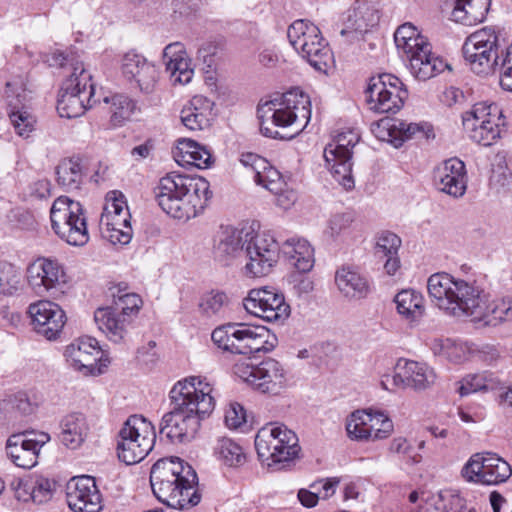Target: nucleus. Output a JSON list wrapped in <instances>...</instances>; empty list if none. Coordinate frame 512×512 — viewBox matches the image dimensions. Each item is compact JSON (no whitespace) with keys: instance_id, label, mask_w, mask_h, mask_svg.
I'll use <instances>...</instances> for the list:
<instances>
[{"instance_id":"obj_1","label":"nucleus","mask_w":512,"mask_h":512,"mask_svg":"<svg viewBox=\"0 0 512 512\" xmlns=\"http://www.w3.org/2000/svg\"><path fill=\"white\" fill-rule=\"evenodd\" d=\"M213 385L202 376H189L174 384L170 390L171 410L160 423V433L172 443L192 441L201 421L215 408Z\"/></svg>"},{"instance_id":"obj_2","label":"nucleus","mask_w":512,"mask_h":512,"mask_svg":"<svg viewBox=\"0 0 512 512\" xmlns=\"http://www.w3.org/2000/svg\"><path fill=\"white\" fill-rule=\"evenodd\" d=\"M257 112L260 131L264 136L291 140L309 123L311 101L307 94L295 88L278 98L260 103Z\"/></svg>"},{"instance_id":"obj_3","label":"nucleus","mask_w":512,"mask_h":512,"mask_svg":"<svg viewBox=\"0 0 512 512\" xmlns=\"http://www.w3.org/2000/svg\"><path fill=\"white\" fill-rule=\"evenodd\" d=\"M150 484L154 496L174 509L191 508L201 500L195 470L176 456L161 458L153 464Z\"/></svg>"},{"instance_id":"obj_4","label":"nucleus","mask_w":512,"mask_h":512,"mask_svg":"<svg viewBox=\"0 0 512 512\" xmlns=\"http://www.w3.org/2000/svg\"><path fill=\"white\" fill-rule=\"evenodd\" d=\"M209 182L200 176L168 173L154 188L155 200L169 216L187 221L196 217L211 198Z\"/></svg>"},{"instance_id":"obj_5","label":"nucleus","mask_w":512,"mask_h":512,"mask_svg":"<svg viewBox=\"0 0 512 512\" xmlns=\"http://www.w3.org/2000/svg\"><path fill=\"white\" fill-rule=\"evenodd\" d=\"M427 290L434 305L447 315L475 323L484 315L486 293L473 282L435 273L428 278Z\"/></svg>"},{"instance_id":"obj_6","label":"nucleus","mask_w":512,"mask_h":512,"mask_svg":"<svg viewBox=\"0 0 512 512\" xmlns=\"http://www.w3.org/2000/svg\"><path fill=\"white\" fill-rule=\"evenodd\" d=\"M211 339L217 348L234 354L269 352L275 347L276 336L265 326L232 322L215 328Z\"/></svg>"},{"instance_id":"obj_7","label":"nucleus","mask_w":512,"mask_h":512,"mask_svg":"<svg viewBox=\"0 0 512 512\" xmlns=\"http://www.w3.org/2000/svg\"><path fill=\"white\" fill-rule=\"evenodd\" d=\"M114 289L113 306L98 308L94 320L110 341L121 343L125 341L132 318L138 314L143 301L138 294L128 292L125 283L118 284Z\"/></svg>"},{"instance_id":"obj_8","label":"nucleus","mask_w":512,"mask_h":512,"mask_svg":"<svg viewBox=\"0 0 512 512\" xmlns=\"http://www.w3.org/2000/svg\"><path fill=\"white\" fill-rule=\"evenodd\" d=\"M298 437L284 424L270 423L256 434L255 448L259 459L269 467L294 461L300 453Z\"/></svg>"},{"instance_id":"obj_9","label":"nucleus","mask_w":512,"mask_h":512,"mask_svg":"<svg viewBox=\"0 0 512 512\" xmlns=\"http://www.w3.org/2000/svg\"><path fill=\"white\" fill-rule=\"evenodd\" d=\"M91 74L82 62L73 64V72L59 92L57 111L62 118H77L97 102Z\"/></svg>"},{"instance_id":"obj_10","label":"nucleus","mask_w":512,"mask_h":512,"mask_svg":"<svg viewBox=\"0 0 512 512\" xmlns=\"http://www.w3.org/2000/svg\"><path fill=\"white\" fill-rule=\"evenodd\" d=\"M51 228L67 244L84 246L89 241L85 210L68 196L56 198L50 209Z\"/></svg>"},{"instance_id":"obj_11","label":"nucleus","mask_w":512,"mask_h":512,"mask_svg":"<svg viewBox=\"0 0 512 512\" xmlns=\"http://www.w3.org/2000/svg\"><path fill=\"white\" fill-rule=\"evenodd\" d=\"M156 442L155 428L141 415H132L118 433V458L127 465L142 461Z\"/></svg>"},{"instance_id":"obj_12","label":"nucleus","mask_w":512,"mask_h":512,"mask_svg":"<svg viewBox=\"0 0 512 512\" xmlns=\"http://www.w3.org/2000/svg\"><path fill=\"white\" fill-rule=\"evenodd\" d=\"M359 139L358 131L347 129L338 133L324 149V159L328 169L335 181L345 190H351L355 185L352 175L351 150L359 142Z\"/></svg>"},{"instance_id":"obj_13","label":"nucleus","mask_w":512,"mask_h":512,"mask_svg":"<svg viewBox=\"0 0 512 512\" xmlns=\"http://www.w3.org/2000/svg\"><path fill=\"white\" fill-rule=\"evenodd\" d=\"M498 36L491 28L472 33L465 41L462 51L470 69L478 75L493 73L498 63Z\"/></svg>"},{"instance_id":"obj_14","label":"nucleus","mask_w":512,"mask_h":512,"mask_svg":"<svg viewBox=\"0 0 512 512\" xmlns=\"http://www.w3.org/2000/svg\"><path fill=\"white\" fill-rule=\"evenodd\" d=\"M130 212L122 193L107 194L100 217V230L105 239L113 244H128L132 238Z\"/></svg>"},{"instance_id":"obj_15","label":"nucleus","mask_w":512,"mask_h":512,"mask_svg":"<svg viewBox=\"0 0 512 512\" xmlns=\"http://www.w3.org/2000/svg\"><path fill=\"white\" fill-rule=\"evenodd\" d=\"M408 91L401 80L388 73L370 78L366 98L369 108L378 113H396L404 105Z\"/></svg>"},{"instance_id":"obj_16","label":"nucleus","mask_w":512,"mask_h":512,"mask_svg":"<svg viewBox=\"0 0 512 512\" xmlns=\"http://www.w3.org/2000/svg\"><path fill=\"white\" fill-rule=\"evenodd\" d=\"M437 380V375L428 364L413 360L399 359L395 373L384 375L381 386L385 390L412 389L414 391H425L430 389Z\"/></svg>"},{"instance_id":"obj_17","label":"nucleus","mask_w":512,"mask_h":512,"mask_svg":"<svg viewBox=\"0 0 512 512\" xmlns=\"http://www.w3.org/2000/svg\"><path fill=\"white\" fill-rule=\"evenodd\" d=\"M500 114L496 105L477 103L463 114V127L474 142L490 146L500 136L499 124L496 122Z\"/></svg>"},{"instance_id":"obj_18","label":"nucleus","mask_w":512,"mask_h":512,"mask_svg":"<svg viewBox=\"0 0 512 512\" xmlns=\"http://www.w3.org/2000/svg\"><path fill=\"white\" fill-rule=\"evenodd\" d=\"M245 310L266 322L283 323L290 315V306L284 295L275 288H258L249 291L243 300Z\"/></svg>"},{"instance_id":"obj_19","label":"nucleus","mask_w":512,"mask_h":512,"mask_svg":"<svg viewBox=\"0 0 512 512\" xmlns=\"http://www.w3.org/2000/svg\"><path fill=\"white\" fill-rule=\"evenodd\" d=\"M280 247L277 241L265 233L252 230L245 248V272L252 277L268 275L279 260Z\"/></svg>"},{"instance_id":"obj_20","label":"nucleus","mask_w":512,"mask_h":512,"mask_svg":"<svg viewBox=\"0 0 512 512\" xmlns=\"http://www.w3.org/2000/svg\"><path fill=\"white\" fill-rule=\"evenodd\" d=\"M511 474L509 463L492 453L474 454L462 469V476L467 481L487 485L505 482Z\"/></svg>"},{"instance_id":"obj_21","label":"nucleus","mask_w":512,"mask_h":512,"mask_svg":"<svg viewBox=\"0 0 512 512\" xmlns=\"http://www.w3.org/2000/svg\"><path fill=\"white\" fill-rule=\"evenodd\" d=\"M50 439V435L42 431L13 434L7 439L6 454L15 466L31 469L38 464L40 452Z\"/></svg>"},{"instance_id":"obj_22","label":"nucleus","mask_w":512,"mask_h":512,"mask_svg":"<svg viewBox=\"0 0 512 512\" xmlns=\"http://www.w3.org/2000/svg\"><path fill=\"white\" fill-rule=\"evenodd\" d=\"M64 355L71 367L85 374H101L102 367L107 366L98 341L92 337L75 339L66 347Z\"/></svg>"},{"instance_id":"obj_23","label":"nucleus","mask_w":512,"mask_h":512,"mask_svg":"<svg viewBox=\"0 0 512 512\" xmlns=\"http://www.w3.org/2000/svg\"><path fill=\"white\" fill-rule=\"evenodd\" d=\"M66 501L74 512H100L103 508L102 494L96 480L90 475L74 477L67 484Z\"/></svg>"},{"instance_id":"obj_24","label":"nucleus","mask_w":512,"mask_h":512,"mask_svg":"<svg viewBox=\"0 0 512 512\" xmlns=\"http://www.w3.org/2000/svg\"><path fill=\"white\" fill-rule=\"evenodd\" d=\"M28 314L34 331L47 340H56L66 323L63 309L49 300H40L28 307Z\"/></svg>"},{"instance_id":"obj_25","label":"nucleus","mask_w":512,"mask_h":512,"mask_svg":"<svg viewBox=\"0 0 512 512\" xmlns=\"http://www.w3.org/2000/svg\"><path fill=\"white\" fill-rule=\"evenodd\" d=\"M121 73L127 81L134 82L140 92L147 95L156 91L160 79L158 68L134 51L123 56Z\"/></svg>"},{"instance_id":"obj_26","label":"nucleus","mask_w":512,"mask_h":512,"mask_svg":"<svg viewBox=\"0 0 512 512\" xmlns=\"http://www.w3.org/2000/svg\"><path fill=\"white\" fill-rule=\"evenodd\" d=\"M27 280L31 289L38 296H44L50 290L65 284L66 274L57 261L41 258L28 267Z\"/></svg>"},{"instance_id":"obj_27","label":"nucleus","mask_w":512,"mask_h":512,"mask_svg":"<svg viewBox=\"0 0 512 512\" xmlns=\"http://www.w3.org/2000/svg\"><path fill=\"white\" fill-rule=\"evenodd\" d=\"M438 190L452 197H462L467 188L465 164L458 158H450L440 163L433 173Z\"/></svg>"},{"instance_id":"obj_28","label":"nucleus","mask_w":512,"mask_h":512,"mask_svg":"<svg viewBox=\"0 0 512 512\" xmlns=\"http://www.w3.org/2000/svg\"><path fill=\"white\" fill-rule=\"evenodd\" d=\"M252 230L250 227L237 229L228 226L222 228L215 240L216 258L228 264L231 260L244 255Z\"/></svg>"},{"instance_id":"obj_29","label":"nucleus","mask_w":512,"mask_h":512,"mask_svg":"<svg viewBox=\"0 0 512 512\" xmlns=\"http://www.w3.org/2000/svg\"><path fill=\"white\" fill-rule=\"evenodd\" d=\"M163 59L173 85H186L191 82L194 68L183 44L175 42L167 45L163 50Z\"/></svg>"},{"instance_id":"obj_30","label":"nucleus","mask_w":512,"mask_h":512,"mask_svg":"<svg viewBox=\"0 0 512 512\" xmlns=\"http://www.w3.org/2000/svg\"><path fill=\"white\" fill-rule=\"evenodd\" d=\"M214 103L202 95L194 96L181 110L180 119L190 131H202L210 127Z\"/></svg>"},{"instance_id":"obj_31","label":"nucleus","mask_w":512,"mask_h":512,"mask_svg":"<svg viewBox=\"0 0 512 512\" xmlns=\"http://www.w3.org/2000/svg\"><path fill=\"white\" fill-rule=\"evenodd\" d=\"M287 382V371L277 360L267 358L256 365V390L277 394L286 387Z\"/></svg>"},{"instance_id":"obj_32","label":"nucleus","mask_w":512,"mask_h":512,"mask_svg":"<svg viewBox=\"0 0 512 512\" xmlns=\"http://www.w3.org/2000/svg\"><path fill=\"white\" fill-rule=\"evenodd\" d=\"M410 73L418 80L426 81L442 73L449 65L432 52L431 44L406 59Z\"/></svg>"},{"instance_id":"obj_33","label":"nucleus","mask_w":512,"mask_h":512,"mask_svg":"<svg viewBox=\"0 0 512 512\" xmlns=\"http://www.w3.org/2000/svg\"><path fill=\"white\" fill-rule=\"evenodd\" d=\"M60 442L68 449L76 450L86 441L89 434V424L81 413H71L60 422Z\"/></svg>"},{"instance_id":"obj_34","label":"nucleus","mask_w":512,"mask_h":512,"mask_svg":"<svg viewBox=\"0 0 512 512\" xmlns=\"http://www.w3.org/2000/svg\"><path fill=\"white\" fill-rule=\"evenodd\" d=\"M174 158L180 165H193L200 169L209 168L213 163L212 153L206 146L187 138L178 140Z\"/></svg>"},{"instance_id":"obj_35","label":"nucleus","mask_w":512,"mask_h":512,"mask_svg":"<svg viewBox=\"0 0 512 512\" xmlns=\"http://www.w3.org/2000/svg\"><path fill=\"white\" fill-rule=\"evenodd\" d=\"M335 283L340 293L347 298H364L369 292L367 279L350 266H342L337 269Z\"/></svg>"},{"instance_id":"obj_36","label":"nucleus","mask_w":512,"mask_h":512,"mask_svg":"<svg viewBox=\"0 0 512 512\" xmlns=\"http://www.w3.org/2000/svg\"><path fill=\"white\" fill-rule=\"evenodd\" d=\"M445 3L453 7L451 16L455 22L472 25L485 19L490 0H445Z\"/></svg>"},{"instance_id":"obj_37","label":"nucleus","mask_w":512,"mask_h":512,"mask_svg":"<svg viewBox=\"0 0 512 512\" xmlns=\"http://www.w3.org/2000/svg\"><path fill=\"white\" fill-rule=\"evenodd\" d=\"M289 263L299 272L307 273L314 266V250L305 239L289 238L282 246Z\"/></svg>"},{"instance_id":"obj_38","label":"nucleus","mask_w":512,"mask_h":512,"mask_svg":"<svg viewBox=\"0 0 512 512\" xmlns=\"http://www.w3.org/2000/svg\"><path fill=\"white\" fill-rule=\"evenodd\" d=\"M394 41L398 51L406 59L430 45L428 39L411 23H404L397 28Z\"/></svg>"},{"instance_id":"obj_39","label":"nucleus","mask_w":512,"mask_h":512,"mask_svg":"<svg viewBox=\"0 0 512 512\" xmlns=\"http://www.w3.org/2000/svg\"><path fill=\"white\" fill-rule=\"evenodd\" d=\"M397 312L409 323H417L425 313L424 297L414 289H404L394 298Z\"/></svg>"},{"instance_id":"obj_40","label":"nucleus","mask_w":512,"mask_h":512,"mask_svg":"<svg viewBox=\"0 0 512 512\" xmlns=\"http://www.w3.org/2000/svg\"><path fill=\"white\" fill-rule=\"evenodd\" d=\"M213 456L221 464L229 468H240L247 462L244 448L228 437L216 440L213 446Z\"/></svg>"},{"instance_id":"obj_41","label":"nucleus","mask_w":512,"mask_h":512,"mask_svg":"<svg viewBox=\"0 0 512 512\" xmlns=\"http://www.w3.org/2000/svg\"><path fill=\"white\" fill-rule=\"evenodd\" d=\"M56 181L66 191L78 190L84 178L81 159L78 157L64 158L56 167Z\"/></svg>"},{"instance_id":"obj_42","label":"nucleus","mask_w":512,"mask_h":512,"mask_svg":"<svg viewBox=\"0 0 512 512\" xmlns=\"http://www.w3.org/2000/svg\"><path fill=\"white\" fill-rule=\"evenodd\" d=\"M299 54L317 71L326 73L327 69L333 63V54L328 43L322 37L321 31L318 34L317 41H310L305 50Z\"/></svg>"},{"instance_id":"obj_43","label":"nucleus","mask_w":512,"mask_h":512,"mask_svg":"<svg viewBox=\"0 0 512 512\" xmlns=\"http://www.w3.org/2000/svg\"><path fill=\"white\" fill-rule=\"evenodd\" d=\"M391 142L399 147L403 142L414 138H429L432 128L428 123H409L403 120H395L389 127Z\"/></svg>"},{"instance_id":"obj_44","label":"nucleus","mask_w":512,"mask_h":512,"mask_svg":"<svg viewBox=\"0 0 512 512\" xmlns=\"http://www.w3.org/2000/svg\"><path fill=\"white\" fill-rule=\"evenodd\" d=\"M319 32L320 29L315 24L299 19L289 26L287 36L290 44L299 53L301 50H305L310 41H317Z\"/></svg>"},{"instance_id":"obj_45","label":"nucleus","mask_w":512,"mask_h":512,"mask_svg":"<svg viewBox=\"0 0 512 512\" xmlns=\"http://www.w3.org/2000/svg\"><path fill=\"white\" fill-rule=\"evenodd\" d=\"M483 317L477 319L476 323H481L488 326H496L504 321L512 320V300H496L489 301L488 294H486L485 309Z\"/></svg>"},{"instance_id":"obj_46","label":"nucleus","mask_w":512,"mask_h":512,"mask_svg":"<svg viewBox=\"0 0 512 512\" xmlns=\"http://www.w3.org/2000/svg\"><path fill=\"white\" fill-rule=\"evenodd\" d=\"M53 484L49 479L40 477L35 481H20L18 484V497L24 501L29 499L35 503L46 502L52 494Z\"/></svg>"},{"instance_id":"obj_47","label":"nucleus","mask_w":512,"mask_h":512,"mask_svg":"<svg viewBox=\"0 0 512 512\" xmlns=\"http://www.w3.org/2000/svg\"><path fill=\"white\" fill-rule=\"evenodd\" d=\"M104 102L110 104V121L114 126H121L128 121L134 110L135 103L124 94H114L111 97H105Z\"/></svg>"},{"instance_id":"obj_48","label":"nucleus","mask_w":512,"mask_h":512,"mask_svg":"<svg viewBox=\"0 0 512 512\" xmlns=\"http://www.w3.org/2000/svg\"><path fill=\"white\" fill-rule=\"evenodd\" d=\"M458 384V393L461 396H467L478 391L494 389L497 386L498 381L492 373L483 372L477 374H469L463 377L458 382Z\"/></svg>"},{"instance_id":"obj_49","label":"nucleus","mask_w":512,"mask_h":512,"mask_svg":"<svg viewBox=\"0 0 512 512\" xmlns=\"http://www.w3.org/2000/svg\"><path fill=\"white\" fill-rule=\"evenodd\" d=\"M367 410H356L346 420L347 435L352 440H372V425Z\"/></svg>"},{"instance_id":"obj_50","label":"nucleus","mask_w":512,"mask_h":512,"mask_svg":"<svg viewBox=\"0 0 512 512\" xmlns=\"http://www.w3.org/2000/svg\"><path fill=\"white\" fill-rule=\"evenodd\" d=\"M388 450L390 453L398 455L409 465L418 464L422 459V456L417 452L415 447L402 436L393 438Z\"/></svg>"},{"instance_id":"obj_51","label":"nucleus","mask_w":512,"mask_h":512,"mask_svg":"<svg viewBox=\"0 0 512 512\" xmlns=\"http://www.w3.org/2000/svg\"><path fill=\"white\" fill-rule=\"evenodd\" d=\"M21 274L10 263L0 262V293L12 295L19 288Z\"/></svg>"},{"instance_id":"obj_52","label":"nucleus","mask_w":512,"mask_h":512,"mask_svg":"<svg viewBox=\"0 0 512 512\" xmlns=\"http://www.w3.org/2000/svg\"><path fill=\"white\" fill-rule=\"evenodd\" d=\"M368 421L373 426L371 429L372 440H381L390 436L393 432L394 426L392 420L383 412L372 410L368 411Z\"/></svg>"},{"instance_id":"obj_53","label":"nucleus","mask_w":512,"mask_h":512,"mask_svg":"<svg viewBox=\"0 0 512 512\" xmlns=\"http://www.w3.org/2000/svg\"><path fill=\"white\" fill-rule=\"evenodd\" d=\"M4 97L9 107L17 108L27 101L25 80L22 76L6 82Z\"/></svg>"},{"instance_id":"obj_54","label":"nucleus","mask_w":512,"mask_h":512,"mask_svg":"<svg viewBox=\"0 0 512 512\" xmlns=\"http://www.w3.org/2000/svg\"><path fill=\"white\" fill-rule=\"evenodd\" d=\"M253 178L256 184L264 187L271 193L279 192L282 187L286 186L280 172L270 166L268 162L267 167H265V169H260V171L254 174Z\"/></svg>"},{"instance_id":"obj_55","label":"nucleus","mask_w":512,"mask_h":512,"mask_svg":"<svg viewBox=\"0 0 512 512\" xmlns=\"http://www.w3.org/2000/svg\"><path fill=\"white\" fill-rule=\"evenodd\" d=\"M9 117L19 136L28 137L33 131L35 119L24 109V105L12 108L9 112Z\"/></svg>"},{"instance_id":"obj_56","label":"nucleus","mask_w":512,"mask_h":512,"mask_svg":"<svg viewBox=\"0 0 512 512\" xmlns=\"http://www.w3.org/2000/svg\"><path fill=\"white\" fill-rule=\"evenodd\" d=\"M400 246L401 239L395 233L383 231L376 238L375 253L382 257L398 255Z\"/></svg>"},{"instance_id":"obj_57","label":"nucleus","mask_w":512,"mask_h":512,"mask_svg":"<svg viewBox=\"0 0 512 512\" xmlns=\"http://www.w3.org/2000/svg\"><path fill=\"white\" fill-rule=\"evenodd\" d=\"M227 302L228 297L225 293L212 291L201 298L199 308L203 314L210 317L218 314Z\"/></svg>"},{"instance_id":"obj_58","label":"nucleus","mask_w":512,"mask_h":512,"mask_svg":"<svg viewBox=\"0 0 512 512\" xmlns=\"http://www.w3.org/2000/svg\"><path fill=\"white\" fill-rule=\"evenodd\" d=\"M446 345H448L446 358L454 363H460L467 360L469 355L476 351L474 344L466 342H457L450 339Z\"/></svg>"},{"instance_id":"obj_59","label":"nucleus","mask_w":512,"mask_h":512,"mask_svg":"<svg viewBox=\"0 0 512 512\" xmlns=\"http://www.w3.org/2000/svg\"><path fill=\"white\" fill-rule=\"evenodd\" d=\"M368 26L369 24L365 21L362 11L353 9L352 11H348L346 26L340 33L343 36L352 32L363 33L368 30Z\"/></svg>"},{"instance_id":"obj_60","label":"nucleus","mask_w":512,"mask_h":512,"mask_svg":"<svg viewBox=\"0 0 512 512\" xmlns=\"http://www.w3.org/2000/svg\"><path fill=\"white\" fill-rule=\"evenodd\" d=\"M225 423L230 429H238L246 423V411L237 402L231 403L225 411Z\"/></svg>"},{"instance_id":"obj_61","label":"nucleus","mask_w":512,"mask_h":512,"mask_svg":"<svg viewBox=\"0 0 512 512\" xmlns=\"http://www.w3.org/2000/svg\"><path fill=\"white\" fill-rule=\"evenodd\" d=\"M352 220L350 213L335 214L329 219L327 230L331 236H338L350 227Z\"/></svg>"},{"instance_id":"obj_62","label":"nucleus","mask_w":512,"mask_h":512,"mask_svg":"<svg viewBox=\"0 0 512 512\" xmlns=\"http://www.w3.org/2000/svg\"><path fill=\"white\" fill-rule=\"evenodd\" d=\"M233 373L235 376L247 382L255 388L256 383V365L246 361L237 362L233 366Z\"/></svg>"},{"instance_id":"obj_63","label":"nucleus","mask_w":512,"mask_h":512,"mask_svg":"<svg viewBox=\"0 0 512 512\" xmlns=\"http://www.w3.org/2000/svg\"><path fill=\"white\" fill-rule=\"evenodd\" d=\"M276 196V205L284 210L290 209L297 201V192L287 185L282 187L279 192H272Z\"/></svg>"},{"instance_id":"obj_64","label":"nucleus","mask_w":512,"mask_h":512,"mask_svg":"<svg viewBox=\"0 0 512 512\" xmlns=\"http://www.w3.org/2000/svg\"><path fill=\"white\" fill-rule=\"evenodd\" d=\"M338 483L339 481L335 479L319 480L317 482L312 483L310 485V488L316 490L320 498L328 499L335 493L336 486Z\"/></svg>"}]
</instances>
